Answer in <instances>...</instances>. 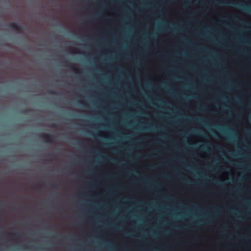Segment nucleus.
I'll list each match as a JSON object with an SVG mask.
<instances>
[{
    "instance_id": "obj_1",
    "label": "nucleus",
    "mask_w": 251,
    "mask_h": 251,
    "mask_svg": "<svg viewBox=\"0 0 251 251\" xmlns=\"http://www.w3.org/2000/svg\"><path fill=\"white\" fill-rule=\"evenodd\" d=\"M228 4L230 6H232L236 8L251 13V6H249L246 4H242L239 3H237L235 2H229L228 3Z\"/></svg>"
},
{
    "instance_id": "obj_10",
    "label": "nucleus",
    "mask_w": 251,
    "mask_h": 251,
    "mask_svg": "<svg viewBox=\"0 0 251 251\" xmlns=\"http://www.w3.org/2000/svg\"><path fill=\"white\" fill-rule=\"evenodd\" d=\"M151 167L152 168H157V166H155V165H153V166H152Z\"/></svg>"
},
{
    "instance_id": "obj_7",
    "label": "nucleus",
    "mask_w": 251,
    "mask_h": 251,
    "mask_svg": "<svg viewBox=\"0 0 251 251\" xmlns=\"http://www.w3.org/2000/svg\"><path fill=\"white\" fill-rule=\"evenodd\" d=\"M224 182V181L223 180H222V181H220V182H217L218 184L221 185Z\"/></svg>"
},
{
    "instance_id": "obj_14",
    "label": "nucleus",
    "mask_w": 251,
    "mask_h": 251,
    "mask_svg": "<svg viewBox=\"0 0 251 251\" xmlns=\"http://www.w3.org/2000/svg\"><path fill=\"white\" fill-rule=\"evenodd\" d=\"M185 181V182H186V183H190V182H189V181Z\"/></svg>"
},
{
    "instance_id": "obj_15",
    "label": "nucleus",
    "mask_w": 251,
    "mask_h": 251,
    "mask_svg": "<svg viewBox=\"0 0 251 251\" xmlns=\"http://www.w3.org/2000/svg\"><path fill=\"white\" fill-rule=\"evenodd\" d=\"M154 153H155V154H157V151H154Z\"/></svg>"
},
{
    "instance_id": "obj_4",
    "label": "nucleus",
    "mask_w": 251,
    "mask_h": 251,
    "mask_svg": "<svg viewBox=\"0 0 251 251\" xmlns=\"http://www.w3.org/2000/svg\"><path fill=\"white\" fill-rule=\"evenodd\" d=\"M64 62L66 64V66L67 67H68L71 68V69H72L73 70L77 72V70H78L77 69H76V68H75L73 66V65L72 63H70L66 60L64 61Z\"/></svg>"
},
{
    "instance_id": "obj_2",
    "label": "nucleus",
    "mask_w": 251,
    "mask_h": 251,
    "mask_svg": "<svg viewBox=\"0 0 251 251\" xmlns=\"http://www.w3.org/2000/svg\"><path fill=\"white\" fill-rule=\"evenodd\" d=\"M8 26L11 28L15 29V30L21 33L23 32L24 29V27L23 25L15 23H10Z\"/></svg>"
},
{
    "instance_id": "obj_8",
    "label": "nucleus",
    "mask_w": 251,
    "mask_h": 251,
    "mask_svg": "<svg viewBox=\"0 0 251 251\" xmlns=\"http://www.w3.org/2000/svg\"><path fill=\"white\" fill-rule=\"evenodd\" d=\"M188 4H189V2H188V1H185V3H184V5H185V6H187Z\"/></svg>"
},
{
    "instance_id": "obj_6",
    "label": "nucleus",
    "mask_w": 251,
    "mask_h": 251,
    "mask_svg": "<svg viewBox=\"0 0 251 251\" xmlns=\"http://www.w3.org/2000/svg\"><path fill=\"white\" fill-rule=\"evenodd\" d=\"M49 93L50 94H55V95L58 94V93L56 91H50V92H49Z\"/></svg>"
},
{
    "instance_id": "obj_5",
    "label": "nucleus",
    "mask_w": 251,
    "mask_h": 251,
    "mask_svg": "<svg viewBox=\"0 0 251 251\" xmlns=\"http://www.w3.org/2000/svg\"><path fill=\"white\" fill-rule=\"evenodd\" d=\"M201 149H209V147L207 145H202L200 147Z\"/></svg>"
},
{
    "instance_id": "obj_11",
    "label": "nucleus",
    "mask_w": 251,
    "mask_h": 251,
    "mask_svg": "<svg viewBox=\"0 0 251 251\" xmlns=\"http://www.w3.org/2000/svg\"><path fill=\"white\" fill-rule=\"evenodd\" d=\"M197 121L201 122H202V119H201L198 120Z\"/></svg>"
},
{
    "instance_id": "obj_17",
    "label": "nucleus",
    "mask_w": 251,
    "mask_h": 251,
    "mask_svg": "<svg viewBox=\"0 0 251 251\" xmlns=\"http://www.w3.org/2000/svg\"><path fill=\"white\" fill-rule=\"evenodd\" d=\"M216 1H213V4H215V3H216Z\"/></svg>"
},
{
    "instance_id": "obj_3",
    "label": "nucleus",
    "mask_w": 251,
    "mask_h": 251,
    "mask_svg": "<svg viewBox=\"0 0 251 251\" xmlns=\"http://www.w3.org/2000/svg\"><path fill=\"white\" fill-rule=\"evenodd\" d=\"M40 137L48 143H51L53 141V137L49 134H41Z\"/></svg>"
},
{
    "instance_id": "obj_12",
    "label": "nucleus",
    "mask_w": 251,
    "mask_h": 251,
    "mask_svg": "<svg viewBox=\"0 0 251 251\" xmlns=\"http://www.w3.org/2000/svg\"><path fill=\"white\" fill-rule=\"evenodd\" d=\"M146 157H151V155L150 154V155H148L146 156Z\"/></svg>"
},
{
    "instance_id": "obj_13",
    "label": "nucleus",
    "mask_w": 251,
    "mask_h": 251,
    "mask_svg": "<svg viewBox=\"0 0 251 251\" xmlns=\"http://www.w3.org/2000/svg\"><path fill=\"white\" fill-rule=\"evenodd\" d=\"M30 111V109H27V110H26V111H26V112H28V111Z\"/></svg>"
},
{
    "instance_id": "obj_9",
    "label": "nucleus",
    "mask_w": 251,
    "mask_h": 251,
    "mask_svg": "<svg viewBox=\"0 0 251 251\" xmlns=\"http://www.w3.org/2000/svg\"><path fill=\"white\" fill-rule=\"evenodd\" d=\"M12 235L14 237H16L18 235V234L17 233H13Z\"/></svg>"
},
{
    "instance_id": "obj_16",
    "label": "nucleus",
    "mask_w": 251,
    "mask_h": 251,
    "mask_svg": "<svg viewBox=\"0 0 251 251\" xmlns=\"http://www.w3.org/2000/svg\"><path fill=\"white\" fill-rule=\"evenodd\" d=\"M69 49L70 50H71L73 49L71 48H69Z\"/></svg>"
}]
</instances>
